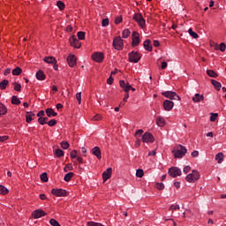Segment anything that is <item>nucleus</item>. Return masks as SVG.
Returning a JSON list of instances; mask_svg holds the SVG:
<instances>
[{
	"instance_id": "nucleus-1",
	"label": "nucleus",
	"mask_w": 226,
	"mask_h": 226,
	"mask_svg": "<svg viewBox=\"0 0 226 226\" xmlns=\"http://www.w3.org/2000/svg\"><path fill=\"white\" fill-rule=\"evenodd\" d=\"M187 151L188 150L186 149V147L182 145H178L177 147V149L172 151V154H174L175 158H183L185 154H186Z\"/></svg>"
},
{
	"instance_id": "nucleus-45",
	"label": "nucleus",
	"mask_w": 226,
	"mask_h": 226,
	"mask_svg": "<svg viewBox=\"0 0 226 226\" xmlns=\"http://www.w3.org/2000/svg\"><path fill=\"white\" fill-rule=\"evenodd\" d=\"M61 147L63 149H68V147H70V143H68L67 141H62L61 142Z\"/></svg>"
},
{
	"instance_id": "nucleus-56",
	"label": "nucleus",
	"mask_w": 226,
	"mask_h": 226,
	"mask_svg": "<svg viewBox=\"0 0 226 226\" xmlns=\"http://www.w3.org/2000/svg\"><path fill=\"white\" fill-rule=\"evenodd\" d=\"M71 158L74 160V158H77V150H72L71 152Z\"/></svg>"
},
{
	"instance_id": "nucleus-39",
	"label": "nucleus",
	"mask_w": 226,
	"mask_h": 226,
	"mask_svg": "<svg viewBox=\"0 0 226 226\" xmlns=\"http://www.w3.org/2000/svg\"><path fill=\"white\" fill-rule=\"evenodd\" d=\"M41 181H42V183H47V181H49L47 173L44 172L41 175Z\"/></svg>"
},
{
	"instance_id": "nucleus-35",
	"label": "nucleus",
	"mask_w": 226,
	"mask_h": 226,
	"mask_svg": "<svg viewBox=\"0 0 226 226\" xmlns=\"http://www.w3.org/2000/svg\"><path fill=\"white\" fill-rule=\"evenodd\" d=\"M22 73V69L20 67H16L14 70H12V75H20Z\"/></svg>"
},
{
	"instance_id": "nucleus-31",
	"label": "nucleus",
	"mask_w": 226,
	"mask_h": 226,
	"mask_svg": "<svg viewBox=\"0 0 226 226\" xmlns=\"http://www.w3.org/2000/svg\"><path fill=\"white\" fill-rule=\"evenodd\" d=\"M207 74L208 77H212L213 79H216V77H218V74H216V72L213 70L207 71Z\"/></svg>"
},
{
	"instance_id": "nucleus-33",
	"label": "nucleus",
	"mask_w": 226,
	"mask_h": 226,
	"mask_svg": "<svg viewBox=\"0 0 226 226\" xmlns=\"http://www.w3.org/2000/svg\"><path fill=\"white\" fill-rule=\"evenodd\" d=\"M188 33L190 36H192V38H195V39L199 38V34L194 32L192 28H189Z\"/></svg>"
},
{
	"instance_id": "nucleus-18",
	"label": "nucleus",
	"mask_w": 226,
	"mask_h": 226,
	"mask_svg": "<svg viewBox=\"0 0 226 226\" xmlns=\"http://www.w3.org/2000/svg\"><path fill=\"white\" fill-rule=\"evenodd\" d=\"M92 154H94V156H96L98 160H102V150L99 147H94V148H92Z\"/></svg>"
},
{
	"instance_id": "nucleus-26",
	"label": "nucleus",
	"mask_w": 226,
	"mask_h": 226,
	"mask_svg": "<svg viewBox=\"0 0 226 226\" xmlns=\"http://www.w3.org/2000/svg\"><path fill=\"white\" fill-rule=\"evenodd\" d=\"M37 80H45V73L43 71H39L35 74Z\"/></svg>"
},
{
	"instance_id": "nucleus-63",
	"label": "nucleus",
	"mask_w": 226,
	"mask_h": 226,
	"mask_svg": "<svg viewBox=\"0 0 226 226\" xmlns=\"http://www.w3.org/2000/svg\"><path fill=\"white\" fill-rule=\"evenodd\" d=\"M144 133V131L142 129H139L136 132L135 135H142Z\"/></svg>"
},
{
	"instance_id": "nucleus-62",
	"label": "nucleus",
	"mask_w": 226,
	"mask_h": 226,
	"mask_svg": "<svg viewBox=\"0 0 226 226\" xmlns=\"http://www.w3.org/2000/svg\"><path fill=\"white\" fill-rule=\"evenodd\" d=\"M148 156H156V150H153L148 153Z\"/></svg>"
},
{
	"instance_id": "nucleus-37",
	"label": "nucleus",
	"mask_w": 226,
	"mask_h": 226,
	"mask_svg": "<svg viewBox=\"0 0 226 226\" xmlns=\"http://www.w3.org/2000/svg\"><path fill=\"white\" fill-rule=\"evenodd\" d=\"M6 193H8V188L0 185V194L1 195H6Z\"/></svg>"
},
{
	"instance_id": "nucleus-6",
	"label": "nucleus",
	"mask_w": 226,
	"mask_h": 226,
	"mask_svg": "<svg viewBox=\"0 0 226 226\" xmlns=\"http://www.w3.org/2000/svg\"><path fill=\"white\" fill-rule=\"evenodd\" d=\"M168 174L170 176V177H177L181 176L182 171H181V169H179L177 167H171L169 170Z\"/></svg>"
},
{
	"instance_id": "nucleus-15",
	"label": "nucleus",
	"mask_w": 226,
	"mask_h": 226,
	"mask_svg": "<svg viewBox=\"0 0 226 226\" xmlns=\"http://www.w3.org/2000/svg\"><path fill=\"white\" fill-rule=\"evenodd\" d=\"M119 84L120 87H122L125 93H130V89H132V85H130V83H126L124 80H120Z\"/></svg>"
},
{
	"instance_id": "nucleus-49",
	"label": "nucleus",
	"mask_w": 226,
	"mask_h": 226,
	"mask_svg": "<svg viewBox=\"0 0 226 226\" xmlns=\"http://www.w3.org/2000/svg\"><path fill=\"white\" fill-rule=\"evenodd\" d=\"M20 89H22V86H20V84H19V83H15L14 84V91L19 92Z\"/></svg>"
},
{
	"instance_id": "nucleus-17",
	"label": "nucleus",
	"mask_w": 226,
	"mask_h": 226,
	"mask_svg": "<svg viewBox=\"0 0 226 226\" xmlns=\"http://www.w3.org/2000/svg\"><path fill=\"white\" fill-rule=\"evenodd\" d=\"M140 43V38L139 37V33L132 32V47H137Z\"/></svg>"
},
{
	"instance_id": "nucleus-5",
	"label": "nucleus",
	"mask_w": 226,
	"mask_h": 226,
	"mask_svg": "<svg viewBox=\"0 0 226 226\" xmlns=\"http://www.w3.org/2000/svg\"><path fill=\"white\" fill-rule=\"evenodd\" d=\"M130 63H138L140 61V54L137 51H132L128 54Z\"/></svg>"
},
{
	"instance_id": "nucleus-7",
	"label": "nucleus",
	"mask_w": 226,
	"mask_h": 226,
	"mask_svg": "<svg viewBox=\"0 0 226 226\" xmlns=\"http://www.w3.org/2000/svg\"><path fill=\"white\" fill-rule=\"evenodd\" d=\"M133 20L138 22L139 26L144 28L146 26V19L142 17V14L136 13L133 16Z\"/></svg>"
},
{
	"instance_id": "nucleus-24",
	"label": "nucleus",
	"mask_w": 226,
	"mask_h": 226,
	"mask_svg": "<svg viewBox=\"0 0 226 226\" xmlns=\"http://www.w3.org/2000/svg\"><path fill=\"white\" fill-rule=\"evenodd\" d=\"M43 61L48 64H56V61L54 56H46L44 57Z\"/></svg>"
},
{
	"instance_id": "nucleus-54",
	"label": "nucleus",
	"mask_w": 226,
	"mask_h": 226,
	"mask_svg": "<svg viewBox=\"0 0 226 226\" xmlns=\"http://www.w3.org/2000/svg\"><path fill=\"white\" fill-rule=\"evenodd\" d=\"M156 188L157 190H163V188H165V185H163V183H158L156 185Z\"/></svg>"
},
{
	"instance_id": "nucleus-28",
	"label": "nucleus",
	"mask_w": 226,
	"mask_h": 226,
	"mask_svg": "<svg viewBox=\"0 0 226 226\" xmlns=\"http://www.w3.org/2000/svg\"><path fill=\"white\" fill-rule=\"evenodd\" d=\"M215 160L217 161V163H222L223 162V154L222 153H218L215 155Z\"/></svg>"
},
{
	"instance_id": "nucleus-55",
	"label": "nucleus",
	"mask_w": 226,
	"mask_h": 226,
	"mask_svg": "<svg viewBox=\"0 0 226 226\" xmlns=\"http://www.w3.org/2000/svg\"><path fill=\"white\" fill-rule=\"evenodd\" d=\"M107 84H109V86H112V84H114V78H112V76H110V77L107 79Z\"/></svg>"
},
{
	"instance_id": "nucleus-36",
	"label": "nucleus",
	"mask_w": 226,
	"mask_h": 226,
	"mask_svg": "<svg viewBox=\"0 0 226 226\" xmlns=\"http://www.w3.org/2000/svg\"><path fill=\"white\" fill-rule=\"evenodd\" d=\"M56 6L60 10V11H63V10H64L65 5H64V3H63L62 1H57Z\"/></svg>"
},
{
	"instance_id": "nucleus-46",
	"label": "nucleus",
	"mask_w": 226,
	"mask_h": 226,
	"mask_svg": "<svg viewBox=\"0 0 226 226\" xmlns=\"http://www.w3.org/2000/svg\"><path fill=\"white\" fill-rule=\"evenodd\" d=\"M122 34H123V38H128V36H130V34H131L130 30L124 29V30L122 32Z\"/></svg>"
},
{
	"instance_id": "nucleus-2",
	"label": "nucleus",
	"mask_w": 226,
	"mask_h": 226,
	"mask_svg": "<svg viewBox=\"0 0 226 226\" xmlns=\"http://www.w3.org/2000/svg\"><path fill=\"white\" fill-rule=\"evenodd\" d=\"M199 179H200V173H199L197 170H193L192 173L185 177L187 183H195V181H199Z\"/></svg>"
},
{
	"instance_id": "nucleus-9",
	"label": "nucleus",
	"mask_w": 226,
	"mask_h": 226,
	"mask_svg": "<svg viewBox=\"0 0 226 226\" xmlns=\"http://www.w3.org/2000/svg\"><path fill=\"white\" fill-rule=\"evenodd\" d=\"M142 142H145L146 144L153 143L154 142V137L151 132H145L142 135Z\"/></svg>"
},
{
	"instance_id": "nucleus-41",
	"label": "nucleus",
	"mask_w": 226,
	"mask_h": 226,
	"mask_svg": "<svg viewBox=\"0 0 226 226\" xmlns=\"http://www.w3.org/2000/svg\"><path fill=\"white\" fill-rule=\"evenodd\" d=\"M217 118H218V113H211L210 121L212 123H215V121H216Z\"/></svg>"
},
{
	"instance_id": "nucleus-47",
	"label": "nucleus",
	"mask_w": 226,
	"mask_h": 226,
	"mask_svg": "<svg viewBox=\"0 0 226 226\" xmlns=\"http://www.w3.org/2000/svg\"><path fill=\"white\" fill-rule=\"evenodd\" d=\"M102 117L101 115H95L92 117V121H102Z\"/></svg>"
},
{
	"instance_id": "nucleus-52",
	"label": "nucleus",
	"mask_w": 226,
	"mask_h": 226,
	"mask_svg": "<svg viewBox=\"0 0 226 226\" xmlns=\"http://www.w3.org/2000/svg\"><path fill=\"white\" fill-rule=\"evenodd\" d=\"M123 22V17H121V16H118V17H117L116 18V19H115V24H121Z\"/></svg>"
},
{
	"instance_id": "nucleus-29",
	"label": "nucleus",
	"mask_w": 226,
	"mask_h": 226,
	"mask_svg": "<svg viewBox=\"0 0 226 226\" xmlns=\"http://www.w3.org/2000/svg\"><path fill=\"white\" fill-rule=\"evenodd\" d=\"M33 116H34V113H33L32 111L26 113V123H31V121H33Z\"/></svg>"
},
{
	"instance_id": "nucleus-64",
	"label": "nucleus",
	"mask_w": 226,
	"mask_h": 226,
	"mask_svg": "<svg viewBox=\"0 0 226 226\" xmlns=\"http://www.w3.org/2000/svg\"><path fill=\"white\" fill-rule=\"evenodd\" d=\"M160 45V41H154V47H158Z\"/></svg>"
},
{
	"instance_id": "nucleus-59",
	"label": "nucleus",
	"mask_w": 226,
	"mask_h": 226,
	"mask_svg": "<svg viewBox=\"0 0 226 226\" xmlns=\"http://www.w3.org/2000/svg\"><path fill=\"white\" fill-rule=\"evenodd\" d=\"M129 98H130V94L129 93H125L124 97L123 99V102H128Z\"/></svg>"
},
{
	"instance_id": "nucleus-23",
	"label": "nucleus",
	"mask_w": 226,
	"mask_h": 226,
	"mask_svg": "<svg viewBox=\"0 0 226 226\" xmlns=\"http://www.w3.org/2000/svg\"><path fill=\"white\" fill-rule=\"evenodd\" d=\"M46 114L48 117H56V116H57V112L54 111L52 108H48L46 109Z\"/></svg>"
},
{
	"instance_id": "nucleus-22",
	"label": "nucleus",
	"mask_w": 226,
	"mask_h": 226,
	"mask_svg": "<svg viewBox=\"0 0 226 226\" xmlns=\"http://www.w3.org/2000/svg\"><path fill=\"white\" fill-rule=\"evenodd\" d=\"M6 114H8V108L6 107V105L0 102V117L6 116Z\"/></svg>"
},
{
	"instance_id": "nucleus-50",
	"label": "nucleus",
	"mask_w": 226,
	"mask_h": 226,
	"mask_svg": "<svg viewBox=\"0 0 226 226\" xmlns=\"http://www.w3.org/2000/svg\"><path fill=\"white\" fill-rule=\"evenodd\" d=\"M102 27H107V26H109V19H102Z\"/></svg>"
},
{
	"instance_id": "nucleus-11",
	"label": "nucleus",
	"mask_w": 226,
	"mask_h": 226,
	"mask_svg": "<svg viewBox=\"0 0 226 226\" xmlns=\"http://www.w3.org/2000/svg\"><path fill=\"white\" fill-rule=\"evenodd\" d=\"M103 53L102 52H95L92 55L93 61H95V63H102L104 59Z\"/></svg>"
},
{
	"instance_id": "nucleus-42",
	"label": "nucleus",
	"mask_w": 226,
	"mask_h": 226,
	"mask_svg": "<svg viewBox=\"0 0 226 226\" xmlns=\"http://www.w3.org/2000/svg\"><path fill=\"white\" fill-rule=\"evenodd\" d=\"M78 40H86V33L78 32Z\"/></svg>"
},
{
	"instance_id": "nucleus-30",
	"label": "nucleus",
	"mask_w": 226,
	"mask_h": 226,
	"mask_svg": "<svg viewBox=\"0 0 226 226\" xmlns=\"http://www.w3.org/2000/svg\"><path fill=\"white\" fill-rule=\"evenodd\" d=\"M72 177H73V172H69L65 174L64 180L66 181V183H68V181H71Z\"/></svg>"
},
{
	"instance_id": "nucleus-27",
	"label": "nucleus",
	"mask_w": 226,
	"mask_h": 226,
	"mask_svg": "<svg viewBox=\"0 0 226 226\" xmlns=\"http://www.w3.org/2000/svg\"><path fill=\"white\" fill-rule=\"evenodd\" d=\"M10 84V81L8 79H4L2 82H0V89L3 91L6 89V87Z\"/></svg>"
},
{
	"instance_id": "nucleus-61",
	"label": "nucleus",
	"mask_w": 226,
	"mask_h": 226,
	"mask_svg": "<svg viewBox=\"0 0 226 226\" xmlns=\"http://www.w3.org/2000/svg\"><path fill=\"white\" fill-rule=\"evenodd\" d=\"M161 68L162 70H165L167 68V62H162Z\"/></svg>"
},
{
	"instance_id": "nucleus-32",
	"label": "nucleus",
	"mask_w": 226,
	"mask_h": 226,
	"mask_svg": "<svg viewBox=\"0 0 226 226\" xmlns=\"http://www.w3.org/2000/svg\"><path fill=\"white\" fill-rule=\"evenodd\" d=\"M12 105H20V99H18L16 95H13L11 98Z\"/></svg>"
},
{
	"instance_id": "nucleus-48",
	"label": "nucleus",
	"mask_w": 226,
	"mask_h": 226,
	"mask_svg": "<svg viewBox=\"0 0 226 226\" xmlns=\"http://www.w3.org/2000/svg\"><path fill=\"white\" fill-rule=\"evenodd\" d=\"M49 126H56V124H57V121L56 119H51L48 122V124Z\"/></svg>"
},
{
	"instance_id": "nucleus-3",
	"label": "nucleus",
	"mask_w": 226,
	"mask_h": 226,
	"mask_svg": "<svg viewBox=\"0 0 226 226\" xmlns=\"http://www.w3.org/2000/svg\"><path fill=\"white\" fill-rule=\"evenodd\" d=\"M113 47L115 50H123L124 44L123 42V38H121V36H117L113 39Z\"/></svg>"
},
{
	"instance_id": "nucleus-60",
	"label": "nucleus",
	"mask_w": 226,
	"mask_h": 226,
	"mask_svg": "<svg viewBox=\"0 0 226 226\" xmlns=\"http://www.w3.org/2000/svg\"><path fill=\"white\" fill-rule=\"evenodd\" d=\"M10 73H11V69L7 68L4 70V75H10Z\"/></svg>"
},
{
	"instance_id": "nucleus-13",
	"label": "nucleus",
	"mask_w": 226,
	"mask_h": 226,
	"mask_svg": "<svg viewBox=\"0 0 226 226\" xmlns=\"http://www.w3.org/2000/svg\"><path fill=\"white\" fill-rule=\"evenodd\" d=\"M67 63L71 68H73L77 64V57H75V55H69L67 56Z\"/></svg>"
},
{
	"instance_id": "nucleus-44",
	"label": "nucleus",
	"mask_w": 226,
	"mask_h": 226,
	"mask_svg": "<svg viewBox=\"0 0 226 226\" xmlns=\"http://www.w3.org/2000/svg\"><path fill=\"white\" fill-rule=\"evenodd\" d=\"M49 223L52 226H61V224H59V222H57V220L56 219H50Z\"/></svg>"
},
{
	"instance_id": "nucleus-4",
	"label": "nucleus",
	"mask_w": 226,
	"mask_h": 226,
	"mask_svg": "<svg viewBox=\"0 0 226 226\" xmlns=\"http://www.w3.org/2000/svg\"><path fill=\"white\" fill-rule=\"evenodd\" d=\"M162 95L165 98H169L170 100H177L178 102L181 101V97L177 95L176 92L173 91L162 92Z\"/></svg>"
},
{
	"instance_id": "nucleus-40",
	"label": "nucleus",
	"mask_w": 226,
	"mask_h": 226,
	"mask_svg": "<svg viewBox=\"0 0 226 226\" xmlns=\"http://www.w3.org/2000/svg\"><path fill=\"white\" fill-rule=\"evenodd\" d=\"M76 100L78 101L79 105L82 103V93L79 92L76 94Z\"/></svg>"
},
{
	"instance_id": "nucleus-21",
	"label": "nucleus",
	"mask_w": 226,
	"mask_h": 226,
	"mask_svg": "<svg viewBox=\"0 0 226 226\" xmlns=\"http://www.w3.org/2000/svg\"><path fill=\"white\" fill-rule=\"evenodd\" d=\"M156 124L160 128H163V126H165V124H166L165 118H163L162 117H157V118H156Z\"/></svg>"
},
{
	"instance_id": "nucleus-34",
	"label": "nucleus",
	"mask_w": 226,
	"mask_h": 226,
	"mask_svg": "<svg viewBox=\"0 0 226 226\" xmlns=\"http://www.w3.org/2000/svg\"><path fill=\"white\" fill-rule=\"evenodd\" d=\"M55 154L57 158H61L62 156H64V152L62 149H56Z\"/></svg>"
},
{
	"instance_id": "nucleus-12",
	"label": "nucleus",
	"mask_w": 226,
	"mask_h": 226,
	"mask_svg": "<svg viewBox=\"0 0 226 226\" xmlns=\"http://www.w3.org/2000/svg\"><path fill=\"white\" fill-rule=\"evenodd\" d=\"M47 213H45V211L41 210V209H37L34 210L32 214V216L35 219L38 220V218H41L43 216H46Z\"/></svg>"
},
{
	"instance_id": "nucleus-51",
	"label": "nucleus",
	"mask_w": 226,
	"mask_h": 226,
	"mask_svg": "<svg viewBox=\"0 0 226 226\" xmlns=\"http://www.w3.org/2000/svg\"><path fill=\"white\" fill-rule=\"evenodd\" d=\"M190 170H192V167H190V166H185L183 169L184 174H188V172H190Z\"/></svg>"
},
{
	"instance_id": "nucleus-25",
	"label": "nucleus",
	"mask_w": 226,
	"mask_h": 226,
	"mask_svg": "<svg viewBox=\"0 0 226 226\" xmlns=\"http://www.w3.org/2000/svg\"><path fill=\"white\" fill-rule=\"evenodd\" d=\"M212 86H214L215 89H216V91H220V89H222V83L212 79L211 80Z\"/></svg>"
},
{
	"instance_id": "nucleus-8",
	"label": "nucleus",
	"mask_w": 226,
	"mask_h": 226,
	"mask_svg": "<svg viewBox=\"0 0 226 226\" xmlns=\"http://www.w3.org/2000/svg\"><path fill=\"white\" fill-rule=\"evenodd\" d=\"M70 45L73 47L74 49H80L82 47V44L80 43V41L75 37V35H72L69 39Z\"/></svg>"
},
{
	"instance_id": "nucleus-53",
	"label": "nucleus",
	"mask_w": 226,
	"mask_h": 226,
	"mask_svg": "<svg viewBox=\"0 0 226 226\" xmlns=\"http://www.w3.org/2000/svg\"><path fill=\"white\" fill-rule=\"evenodd\" d=\"M225 49H226L225 43L222 42L220 44L219 50H221V52H225Z\"/></svg>"
},
{
	"instance_id": "nucleus-58",
	"label": "nucleus",
	"mask_w": 226,
	"mask_h": 226,
	"mask_svg": "<svg viewBox=\"0 0 226 226\" xmlns=\"http://www.w3.org/2000/svg\"><path fill=\"white\" fill-rule=\"evenodd\" d=\"M173 210V211H176V209H179V205H171L170 207V210Z\"/></svg>"
},
{
	"instance_id": "nucleus-20",
	"label": "nucleus",
	"mask_w": 226,
	"mask_h": 226,
	"mask_svg": "<svg viewBox=\"0 0 226 226\" xmlns=\"http://www.w3.org/2000/svg\"><path fill=\"white\" fill-rule=\"evenodd\" d=\"M143 47L145 50H147L148 52H151L153 50V45H151V41L149 39H147L144 41Z\"/></svg>"
},
{
	"instance_id": "nucleus-57",
	"label": "nucleus",
	"mask_w": 226,
	"mask_h": 226,
	"mask_svg": "<svg viewBox=\"0 0 226 226\" xmlns=\"http://www.w3.org/2000/svg\"><path fill=\"white\" fill-rule=\"evenodd\" d=\"M191 155L192 156V158H198L199 151L194 150L193 152H192Z\"/></svg>"
},
{
	"instance_id": "nucleus-43",
	"label": "nucleus",
	"mask_w": 226,
	"mask_h": 226,
	"mask_svg": "<svg viewBox=\"0 0 226 226\" xmlns=\"http://www.w3.org/2000/svg\"><path fill=\"white\" fill-rule=\"evenodd\" d=\"M136 176L137 177H144V170L141 169H139L136 170Z\"/></svg>"
},
{
	"instance_id": "nucleus-19",
	"label": "nucleus",
	"mask_w": 226,
	"mask_h": 226,
	"mask_svg": "<svg viewBox=\"0 0 226 226\" xmlns=\"http://www.w3.org/2000/svg\"><path fill=\"white\" fill-rule=\"evenodd\" d=\"M192 102L194 103H200V102H204V95L200 94H195L192 97Z\"/></svg>"
},
{
	"instance_id": "nucleus-10",
	"label": "nucleus",
	"mask_w": 226,
	"mask_h": 226,
	"mask_svg": "<svg viewBox=\"0 0 226 226\" xmlns=\"http://www.w3.org/2000/svg\"><path fill=\"white\" fill-rule=\"evenodd\" d=\"M51 193L56 197H66L68 195V192L64 189H52Z\"/></svg>"
},
{
	"instance_id": "nucleus-14",
	"label": "nucleus",
	"mask_w": 226,
	"mask_h": 226,
	"mask_svg": "<svg viewBox=\"0 0 226 226\" xmlns=\"http://www.w3.org/2000/svg\"><path fill=\"white\" fill-rule=\"evenodd\" d=\"M163 107H164V110L170 111L172 110V109H174V102L170 100H165L163 102Z\"/></svg>"
},
{
	"instance_id": "nucleus-38",
	"label": "nucleus",
	"mask_w": 226,
	"mask_h": 226,
	"mask_svg": "<svg viewBox=\"0 0 226 226\" xmlns=\"http://www.w3.org/2000/svg\"><path fill=\"white\" fill-rule=\"evenodd\" d=\"M48 119L47 117H39L38 118V123L41 124V125L47 124H48Z\"/></svg>"
},
{
	"instance_id": "nucleus-16",
	"label": "nucleus",
	"mask_w": 226,
	"mask_h": 226,
	"mask_svg": "<svg viewBox=\"0 0 226 226\" xmlns=\"http://www.w3.org/2000/svg\"><path fill=\"white\" fill-rule=\"evenodd\" d=\"M110 177H112V168H108L102 173V179L103 181H108V179H110Z\"/></svg>"
}]
</instances>
